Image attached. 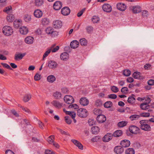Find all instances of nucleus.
Listing matches in <instances>:
<instances>
[{"label":"nucleus","instance_id":"a19ab883","mask_svg":"<svg viewBox=\"0 0 154 154\" xmlns=\"http://www.w3.org/2000/svg\"><path fill=\"white\" fill-rule=\"evenodd\" d=\"M51 52V50L49 48H48L47 49V51H45V53L43 55V60H44L45 58L46 57H47L48 56V55Z\"/></svg>","mask_w":154,"mask_h":154},{"label":"nucleus","instance_id":"c03bdc74","mask_svg":"<svg viewBox=\"0 0 154 154\" xmlns=\"http://www.w3.org/2000/svg\"><path fill=\"white\" fill-rule=\"evenodd\" d=\"M31 95L29 94L25 95L23 98V100L25 102H27L29 101L31 98Z\"/></svg>","mask_w":154,"mask_h":154},{"label":"nucleus","instance_id":"72a5a7b5","mask_svg":"<svg viewBox=\"0 0 154 154\" xmlns=\"http://www.w3.org/2000/svg\"><path fill=\"white\" fill-rule=\"evenodd\" d=\"M122 131L120 130H118L115 131L113 134V136L115 137H119L122 134Z\"/></svg>","mask_w":154,"mask_h":154},{"label":"nucleus","instance_id":"8fccbe9b","mask_svg":"<svg viewBox=\"0 0 154 154\" xmlns=\"http://www.w3.org/2000/svg\"><path fill=\"white\" fill-rule=\"evenodd\" d=\"M24 20L26 22L29 21L31 20V16L28 14L25 15L24 17Z\"/></svg>","mask_w":154,"mask_h":154},{"label":"nucleus","instance_id":"393cba45","mask_svg":"<svg viewBox=\"0 0 154 154\" xmlns=\"http://www.w3.org/2000/svg\"><path fill=\"white\" fill-rule=\"evenodd\" d=\"M34 38L31 36L26 37L25 39V42L28 44H31L33 43Z\"/></svg>","mask_w":154,"mask_h":154},{"label":"nucleus","instance_id":"e2e57ef3","mask_svg":"<svg viewBox=\"0 0 154 154\" xmlns=\"http://www.w3.org/2000/svg\"><path fill=\"white\" fill-rule=\"evenodd\" d=\"M65 120L66 122L68 124H70L72 122L71 120L69 118L68 116H66L65 117Z\"/></svg>","mask_w":154,"mask_h":154},{"label":"nucleus","instance_id":"f257e3e1","mask_svg":"<svg viewBox=\"0 0 154 154\" xmlns=\"http://www.w3.org/2000/svg\"><path fill=\"white\" fill-rule=\"evenodd\" d=\"M149 121L148 120H143L140 121V128L144 131H150L151 128L150 125L148 124Z\"/></svg>","mask_w":154,"mask_h":154},{"label":"nucleus","instance_id":"f8f14e48","mask_svg":"<svg viewBox=\"0 0 154 154\" xmlns=\"http://www.w3.org/2000/svg\"><path fill=\"white\" fill-rule=\"evenodd\" d=\"M53 8L56 10H58L62 7V3L60 1L56 2L54 4Z\"/></svg>","mask_w":154,"mask_h":154},{"label":"nucleus","instance_id":"e433bc0d","mask_svg":"<svg viewBox=\"0 0 154 154\" xmlns=\"http://www.w3.org/2000/svg\"><path fill=\"white\" fill-rule=\"evenodd\" d=\"M41 22L43 25H46L49 23V20L47 18H42L41 20Z\"/></svg>","mask_w":154,"mask_h":154},{"label":"nucleus","instance_id":"b1692460","mask_svg":"<svg viewBox=\"0 0 154 154\" xmlns=\"http://www.w3.org/2000/svg\"><path fill=\"white\" fill-rule=\"evenodd\" d=\"M69 57V54L68 53L66 52L62 53L60 56V59L64 61H66L68 59Z\"/></svg>","mask_w":154,"mask_h":154},{"label":"nucleus","instance_id":"bf43d9fd","mask_svg":"<svg viewBox=\"0 0 154 154\" xmlns=\"http://www.w3.org/2000/svg\"><path fill=\"white\" fill-rule=\"evenodd\" d=\"M92 21L94 23H97L99 20V18L96 16H94L92 19Z\"/></svg>","mask_w":154,"mask_h":154},{"label":"nucleus","instance_id":"338daca9","mask_svg":"<svg viewBox=\"0 0 154 154\" xmlns=\"http://www.w3.org/2000/svg\"><path fill=\"white\" fill-rule=\"evenodd\" d=\"M1 64L5 68H7V69L12 70V69L11 67L7 63H2Z\"/></svg>","mask_w":154,"mask_h":154},{"label":"nucleus","instance_id":"f03ea898","mask_svg":"<svg viewBox=\"0 0 154 154\" xmlns=\"http://www.w3.org/2000/svg\"><path fill=\"white\" fill-rule=\"evenodd\" d=\"M2 31L4 35L7 36H10L13 33L12 28L8 26H5L3 27L2 29Z\"/></svg>","mask_w":154,"mask_h":154},{"label":"nucleus","instance_id":"603ef678","mask_svg":"<svg viewBox=\"0 0 154 154\" xmlns=\"http://www.w3.org/2000/svg\"><path fill=\"white\" fill-rule=\"evenodd\" d=\"M131 73V71L128 69L125 70L123 71V75L126 76H129Z\"/></svg>","mask_w":154,"mask_h":154},{"label":"nucleus","instance_id":"c9c22d12","mask_svg":"<svg viewBox=\"0 0 154 154\" xmlns=\"http://www.w3.org/2000/svg\"><path fill=\"white\" fill-rule=\"evenodd\" d=\"M140 116L139 115L134 114L130 116L129 118L131 121H133L138 119L140 117Z\"/></svg>","mask_w":154,"mask_h":154},{"label":"nucleus","instance_id":"13d9d810","mask_svg":"<svg viewBox=\"0 0 154 154\" xmlns=\"http://www.w3.org/2000/svg\"><path fill=\"white\" fill-rule=\"evenodd\" d=\"M86 29L87 30V32L88 33H90L93 31V28L91 26H88L86 27Z\"/></svg>","mask_w":154,"mask_h":154},{"label":"nucleus","instance_id":"f3484780","mask_svg":"<svg viewBox=\"0 0 154 154\" xmlns=\"http://www.w3.org/2000/svg\"><path fill=\"white\" fill-rule=\"evenodd\" d=\"M71 141L75 145L78 147L79 149L81 150L83 149V146L79 141L74 139L72 140Z\"/></svg>","mask_w":154,"mask_h":154},{"label":"nucleus","instance_id":"6e6552de","mask_svg":"<svg viewBox=\"0 0 154 154\" xmlns=\"http://www.w3.org/2000/svg\"><path fill=\"white\" fill-rule=\"evenodd\" d=\"M48 66L51 69H54L58 66L57 63L54 60H50L49 61Z\"/></svg>","mask_w":154,"mask_h":154},{"label":"nucleus","instance_id":"5fc2aeb1","mask_svg":"<svg viewBox=\"0 0 154 154\" xmlns=\"http://www.w3.org/2000/svg\"><path fill=\"white\" fill-rule=\"evenodd\" d=\"M12 10V8L11 6H9L6 7L3 10V11L6 12L7 14L9 13L10 11Z\"/></svg>","mask_w":154,"mask_h":154},{"label":"nucleus","instance_id":"a18cd8bd","mask_svg":"<svg viewBox=\"0 0 154 154\" xmlns=\"http://www.w3.org/2000/svg\"><path fill=\"white\" fill-rule=\"evenodd\" d=\"M19 106L25 112L28 113H31V111L28 108L22 106L20 105H19Z\"/></svg>","mask_w":154,"mask_h":154},{"label":"nucleus","instance_id":"a878e982","mask_svg":"<svg viewBox=\"0 0 154 154\" xmlns=\"http://www.w3.org/2000/svg\"><path fill=\"white\" fill-rule=\"evenodd\" d=\"M79 45V42L76 40L72 41L70 44V46L72 48H76L78 47Z\"/></svg>","mask_w":154,"mask_h":154},{"label":"nucleus","instance_id":"aec40b11","mask_svg":"<svg viewBox=\"0 0 154 154\" xmlns=\"http://www.w3.org/2000/svg\"><path fill=\"white\" fill-rule=\"evenodd\" d=\"M114 152L117 154H120L124 151V149L121 146H117L114 149Z\"/></svg>","mask_w":154,"mask_h":154},{"label":"nucleus","instance_id":"4d7b16f0","mask_svg":"<svg viewBox=\"0 0 154 154\" xmlns=\"http://www.w3.org/2000/svg\"><path fill=\"white\" fill-rule=\"evenodd\" d=\"M102 111L100 109H95L94 110V114L96 115H100V114L101 113Z\"/></svg>","mask_w":154,"mask_h":154},{"label":"nucleus","instance_id":"ea45409f","mask_svg":"<svg viewBox=\"0 0 154 154\" xmlns=\"http://www.w3.org/2000/svg\"><path fill=\"white\" fill-rule=\"evenodd\" d=\"M54 135H51L48 139V141L50 144H52L54 142Z\"/></svg>","mask_w":154,"mask_h":154},{"label":"nucleus","instance_id":"20e7f679","mask_svg":"<svg viewBox=\"0 0 154 154\" xmlns=\"http://www.w3.org/2000/svg\"><path fill=\"white\" fill-rule=\"evenodd\" d=\"M77 115L81 117H86L88 115L87 111L85 109H79L77 110Z\"/></svg>","mask_w":154,"mask_h":154},{"label":"nucleus","instance_id":"f704fd0d","mask_svg":"<svg viewBox=\"0 0 154 154\" xmlns=\"http://www.w3.org/2000/svg\"><path fill=\"white\" fill-rule=\"evenodd\" d=\"M43 3V0H35L34 3L35 6L38 7L41 6Z\"/></svg>","mask_w":154,"mask_h":154},{"label":"nucleus","instance_id":"5701e85b","mask_svg":"<svg viewBox=\"0 0 154 154\" xmlns=\"http://www.w3.org/2000/svg\"><path fill=\"white\" fill-rule=\"evenodd\" d=\"M19 31L20 33L21 34L26 35L28 32V29L26 27L23 26L19 28Z\"/></svg>","mask_w":154,"mask_h":154},{"label":"nucleus","instance_id":"de8ad7c7","mask_svg":"<svg viewBox=\"0 0 154 154\" xmlns=\"http://www.w3.org/2000/svg\"><path fill=\"white\" fill-rule=\"evenodd\" d=\"M68 107L69 108L76 109H78L79 108V106L76 104H73L70 105Z\"/></svg>","mask_w":154,"mask_h":154},{"label":"nucleus","instance_id":"6e6d98bb","mask_svg":"<svg viewBox=\"0 0 154 154\" xmlns=\"http://www.w3.org/2000/svg\"><path fill=\"white\" fill-rule=\"evenodd\" d=\"M95 121L92 119H89L88 122V123L90 126H92L95 124Z\"/></svg>","mask_w":154,"mask_h":154},{"label":"nucleus","instance_id":"a211bd4d","mask_svg":"<svg viewBox=\"0 0 154 154\" xmlns=\"http://www.w3.org/2000/svg\"><path fill=\"white\" fill-rule=\"evenodd\" d=\"M106 118L105 116L103 115H99L97 117V120L100 123H102L106 120Z\"/></svg>","mask_w":154,"mask_h":154},{"label":"nucleus","instance_id":"bb28decb","mask_svg":"<svg viewBox=\"0 0 154 154\" xmlns=\"http://www.w3.org/2000/svg\"><path fill=\"white\" fill-rule=\"evenodd\" d=\"M47 79L48 82L52 83L55 81L56 78L54 75H50L47 77Z\"/></svg>","mask_w":154,"mask_h":154},{"label":"nucleus","instance_id":"0eeeda50","mask_svg":"<svg viewBox=\"0 0 154 154\" xmlns=\"http://www.w3.org/2000/svg\"><path fill=\"white\" fill-rule=\"evenodd\" d=\"M102 8L104 11L108 13L111 12L112 10L111 6L107 3L104 4L103 5Z\"/></svg>","mask_w":154,"mask_h":154},{"label":"nucleus","instance_id":"0e129e2a","mask_svg":"<svg viewBox=\"0 0 154 154\" xmlns=\"http://www.w3.org/2000/svg\"><path fill=\"white\" fill-rule=\"evenodd\" d=\"M58 32H57L54 31V29H53L50 35L52 37H55L58 35Z\"/></svg>","mask_w":154,"mask_h":154},{"label":"nucleus","instance_id":"09e8293b","mask_svg":"<svg viewBox=\"0 0 154 154\" xmlns=\"http://www.w3.org/2000/svg\"><path fill=\"white\" fill-rule=\"evenodd\" d=\"M53 29H54L52 27H48L45 29V32L48 34L51 35Z\"/></svg>","mask_w":154,"mask_h":154},{"label":"nucleus","instance_id":"cd10ccee","mask_svg":"<svg viewBox=\"0 0 154 154\" xmlns=\"http://www.w3.org/2000/svg\"><path fill=\"white\" fill-rule=\"evenodd\" d=\"M7 21L9 22H12L15 19L14 16L12 14H8L6 17Z\"/></svg>","mask_w":154,"mask_h":154},{"label":"nucleus","instance_id":"864d4df0","mask_svg":"<svg viewBox=\"0 0 154 154\" xmlns=\"http://www.w3.org/2000/svg\"><path fill=\"white\" fill-rule=\"evenodd\" d=\"M135 98L132 97H128V101L130 104H133L134 102Z\"/></svg>","mask_w":154,"mask_h":154},{"label":"nucleus","instance_id":"2eb2a0df","mask_svg":"<svg viewBox=\"0 0 154 154\" xmlns=\"http://www.w3.org/2000/svg\"><path fill=\"white\" fill-rule=\"evenodd\" d=\"M133 76L135 79H142L144 78V76L142 75L140 73L138 72H134L133 74Z\"/></svg>","mask_w":154,"mask_h":154},{"label":"nucleus","instance_id":"1a4fd4ad","mask_svg":"<svg viewBox=\"0 0 154 154\" xmlns=\"http://www.w3.org/2000/svg\"><path fill=\"white\" fill-rule=\"evenodd\" d=\"M113 136L112 134L110 133H107L103 138V141L105 142H109L112 139Z\"/></svg>","mask_w":154,"mask_h":154},{"label":"nucleus","instance_id":"69168bd1","mask_svg":"<svg viewBox=\"0 0 154 154\" xmlns=\"http://www.w3.org/2000/svg\"><path fill=\"white\" fill-rule=\"evenodd\" d=\"M41 79V75L38 73H37L34 76V79L35 81H38Z\"/></svg>","mask_w":154,"mask_h":154},{"label":"nucleus","instance_id":"680f3d73","mask_svg":"<svg viewBox=\"0 0 154 154\" xmlns=\"http://www.w3.org/2000/svg\"><path fill=\"white\" fill-rule=\"evenodd\" d=\"M100 137L99 136H96L91 139L92 141L93 142H97L99 140Z\"/></svg>","mask_w":154,"mask_h":154},{"label":"nucleus","instance_id":"052dcab7","mask_svg":"<svg viewBox=\"0 0 154 154\" xmlns=\"http://www.w3.org/2000/svg\"><path fill=\"white\" fill-rule=\"evenodd\" d=\"M112 91L114 93H117L119 91L118 88L116 86H113L111 87Z\"/></svg>","mask_w":154,"mask_h":154},{"label":"nucleus","instance_id":"423d86ee","mask_svg":"<svg viewBox=\"0 0 154 154\" xmlns=\"http://www.w3.org/2000/svg\"><path fill=\"white\" fill-rule=\"evenodd\" d=\"M64 100L68 104H71L74 101L73 97L70 95H66L64 97Z\"/></svg>","mask_w":154,"mask_h":154},{"label":"nucleus","instance_id":"473e14b6","mask_svg":"<svg viewBox=\"0 0 154 154\" xmlns=\"http://www.w3.org/2000/svg\"><path fill=\"white\" fill-rule=\"evenodd\" d=\"M53 96L56 99H60L61 96V93L58 91H56L53 94Z\"/></svg>","mask_w":154,"mask_h":154},{"label":"nucleus","instance_id":"6ab92c4d","mask_svg":"<svg viewBox=\"0 0 154 154\" xmlns=\"http://www.w3.org/2000/svg\"><path fill=\"white\" fill-rule=\"evenodd\" d=\"M117 8L119 10L123 11L126 8V6L125 5L122 3H118L117 5Z\"/></svg>","mask_w":154,"mask_h":154},{"label":"nucleus","instance_id":"3c124183","mask_svg":"<svg viewBox=\"0 0 154 154\" xmlns=\"http://www.w3.org/2000/svg\"><path fill=\"white\" fill-rule=\"evenodd\" d=\"M66 114L70 116L72 119L75 118V114L74 112H72L70 111H66Z\"/></svg>","mask_w":154,"mask_h":154},{"label":"nucleus","instance_id":"4c0bfd02","mask_svg":"<svg viewBox=\"0 0 154 154\" xmlns=\"http://www.w3.org/2000/svg\"><path fill=\"white\" fill-rule=\"evenodd\" d=\"M49 48L51 50V51H52V52H56L59 49V47L58 46H57L55 48H54V45H52L49 47Z\"/></svg>","mask_w":154,"mask_h":154},{"label":"nucleus","instance_id":"dca6fc26","mask_svg":"<svg viewBox=\"0 0 154 154\" xmlns=\"http://www.w3.org/2000/svg\"><path fill=\"white\" fill-rule=\"evenodd\" d=\"M26 53H17L15 54L14 59L16 61H19L22 60L25 55Z\"/></svg>","mask_w":154,"mask_h":154},{"label":"nucleus","instance_id":"79ce46f5","mask_svg":"<svg viewBox=\"0 0 154 154\" xmlns=\"http://www.w3.org/2000/svg\"><path fill=\"white\" fill-rule=\"evenodd\" d=\"M127 124V122L125 121H122L119 122L118 125L119 127H122L126 126Z\"/></svg>","mask_w":154,"mask_h":154},{"label":"nucleus","instance_id":"39448f33","mask_svg":"<svg viewBox=\"0 0 154 154\" xmlns=\"http://www.w3.org/2000/svg\"><path fill=\"white\" fill-rule=\"evenodd\" d=\"M129 129L130 132L131 133L134 134H137L140 133V129L135 125L130 126Z\"/></svg>","mask_w":154,"mask_h":154},{"label":"nucleus","instance_id":"ddd939ff","mask_svg":"<svg viewBox=\"0 0 154 154\" xmlns=\"http://www.w3.org/2000/svg\"><path fill=\"white\" fill-rule=\"evenodd\" d=\"M131 144L129 140H122L120 143L121 146L123 147H127L129 146Z\"/></svg>","mask_w":154,"mask_h":154},{"label":"nucleus","instance_id":"2f4dec72","mask_svg":"<svg viewBox=\"0 0 154 154\" xmlns=\"http://www.w3.org/2000/svg\"><path fill=\"white\" fill-rule=\"evenodd\" d=\"M135 151L132 148H128L125 151V154H134Z\"/></svg>","mask_w":154,"mask_h":154},{"label":"nucleus","instance_id":"58836bf2","mask_svg":"<svg viewBox=\"0 0 154 154\" xmlns=\"http://www.w3.org/2000/svg\"><path fill=\"white\" fill-rule=\"evenodd\" d=\"M95 104L96 106L100 107L102 105V102L101 100L97 99L96 100Z\"/></svg>","mask_w":154,"mask_h":154},{"label":"nucleus","instance_id":"4468645a","mask_svg":"<svg viewBox=\"0 0 154 154\" xmlns=\"http://www.w3.org/2000/svg\"><path fill=\"white\" fill-rule=\"evenodd\" d=\"M53 26L56 29H59L62 26L61 21L59 20H56L53 22Z\"/></svg>","mask_w":154,"mask_h":154},{"label":"nucleus","instance_id":"4be33fe9","mask_svg":"<svg viewBox=\"0 0 154 154\" xmlns=\"http://www.w3.org/2000/svg\"><path fill=\"white\" fill-rule=\"evenodd\" d=\"M34 15L36 17L39 18L42 16L43 13L41 10L38 9L35 11Z\"/></svg>","mask_w":154,"mask_h":154},{"label":"nucleus","instance_id":"9b49d317","mask_svg":"<svg viewBox=\"0 0 154 154\" xmlns=\"http://www.w3.org/2000/svg\"><path fill=\"white\" fill-rule=\"evenodd\" d=\"M130 10L134 13H139L141 11L140 6H131L129 8Z\"/></svg>","mask_w":154,"mask_h":154},{"label":"nucleus","instance_id":"7ed1b4c3","mask_svg":"<svg viewBox=\"0 0 154 154\" xmlns=\"http://www.w3.org/2000/svg\"><path fill=\"white\" fill-rule=\"evenodd\" d=\"M151 101L149 97H147L145 99V101L140 105V108L143 110H146L149 108V105L148 104Z\"/></svg>","mask_w":154,"mask_h":154},{"label":"nucleus","instance_id":"774afa93","mask_svg":"<svg viewBox=\"0 0 154 154\" xmlns=\"http://www.w3.org/2000/svg\"><path fill=\"white\" fill-rule=\"evenodd\" d=\"M128 89L127 87H123L121 89V91L123 94H126L127 93Z\"/></svg>","mask_w":154,"mask_h":154},{"label":"nucleus","instance_id":"412c9836","mask_svg":"<svg viewBox=\"0 0 154 154\" xmlns=\"http://www.w3.org/2000/svg\"><path fill=\"white\" fill-rule=\"evenodd\" d=\"M81 104L84 106H87L89 103V100L86 97H82L80 100Z\"/></svg>","mask_w":154,"mask_h":154},{"label":"nucleus","instance_id":"37998d69","mask_svg":"<svg viewBox=\"0 0 154 154\" xmlns=\"http://www.w3.org/2000/svg\"><path fill=\"white\" fill-rule=\"evenodd\" d=\"M80 43L81 45L85 46L87 44V40L85 38H82L80 40Z\"/></svg>","mask_w":154,"mask_h":154},{"label":"nucleus","instance_id":"7c9ffc66","mask_svg":"<svg viewBox=\"0 0 154 154\" xmlns=\"http://www.w3.org/2000/svg\"><path fill=\"white\" fill-rule=\"evenodd\" d=\"M91 131L93 134H96L99 131V128L97 126H94L91 128Z\"/></svg>","mask_w":154,"mask_h":154},{"label":"nucleus","instance_id":"9d476101","mask_svg":"<svg viewBox=\"0 0 154 154\" xmlns=\"http://www.w3.org/2000/svg\"><path fill=\"white\" fill-rule=\"evenodd\" d=\"M61 12L63 15L67 16L70 13V10L69 7H65L61 9Z\"/></svg>","mask_w":154,"mask_h":154},{"label":"nucleus","instance_id":"c756f323","mask_svg":"<svg viewBox=\"0 0 154 154\" xmlns=\"http://www.w3.org/2000/svg\"><path fill=\"white\" fill-rule=\"evenodd\" d=\"M22 25V21L20 20H16L14 22V26L15 28H17Z\"/></svg>","mask_w":154,"mask_h":154},{"label":"nucleus","instance_id":"49530a36","mask_svg":"<svg viewBox=\"0 0 154 154\" xmlns=\"http://www.w3.org/2000/svg\"><path fill=\"white\" fill-rule=\"evenodd\" d=\"M112 105V102L110 101H107L104 104V107L106 108H110Z\"/></svg>","mask_w":154,"mask_h":154},{"label":"nucleus","instance_id":"c85d7f7f","mask_svg":"<svg viewBox=\"0 0 154 154\" xmlns=\"http://www.w3.org/2000/svg\"><path fill=\"white\" fill-rule=\"evenodd\" d=\"M51 103L55 107L58 108H61L62 107V104L61 103H60L59 102L56 100L53 101Z\"/></svg>","mask_w":154,"mask_h":154}]
</instances>
